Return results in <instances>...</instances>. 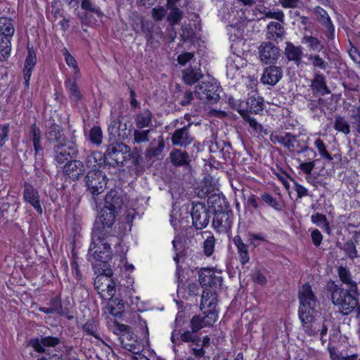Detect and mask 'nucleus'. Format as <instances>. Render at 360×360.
<instances>
[{
    "instance_id": "c03bdc74",
    "label": "nucleus",
    "mask_w": 360,
    "mask_h": 360,
    "mask_svg": "<svg viewBox=\"0 0 360 360\" xmlns=\"http://www.w3.org/2000/svg\"><path fill=\"white\" fill-rule=\"evenodd\" d=\"M151 122V113L148 110H144L136 117V124L139 128L147 127Z\"/></svg>"
},
{
    "instance_id": "3c124183",
    "label": "nucleus",
    "mask_w": 360,
    "mask_h": 360,
    "mask_svg": "<svg viewBox=\"0 0 360 360\" xmlns=\"http://www.w3.org/2000/svg\"><path fill=\"white\" fill-rule=\"evenodd\" d=\"M314 146L317 149L319 155L328 160V161H331L333 160L332 156L329 154V153L326 150V147L323 141L320 138H316L314 141Z\"/></svg>"
},
{
    "instance_id": "6e6552de",
    "label": "nucleus",
    "mask_w": 360,
    "mask_h": 360,
    "mask_svg": "<svg viewBox=\"0 0 360 360\" xmlns=\"http://www.w3.org/2000/svg\"><path fill=\"white\" fill-rule=\"evenodd\" d=\"M221 272L210 268H203L198 273L199 282L203 287L217 288L221 285Z\"/></svg>"
},
{
    "instance_id": "b1692460",
    "label": "nucleus",
    "mask_w": 360,
    "mask_h": 360,
    "mask_svg": "<svg viewBox=\"0 0 360 360\" xmlns=\"http://www.w3.org/2000/svg\"><path fill=\"white\" fill-rule=\"evenodd\" d=\"M183 80L188 85H193L203 77L200 68L189 66L182 72Z\"/></svg>"
},
{
    "instance_id": "4c0bfd02",
    "label": "nucleus",
    "mask_w": 360,
    "mask_h": 360,
    "mask_svg": "<svg viewBox=\"0 0 360 360\" xmlns=\"http://www.w3.org/2000/svg\"><path fill=\"white\" fill-rule=\"evenodd\" d=\"M170 158L175 165H184L188 163V154L180 150L174 149L170 153Z\"/></svg>"
},
{
    "instance_id": "e2e57ef3",
    "label": "nucleus",
    "mask_w": 360,
    "mask_h": 360,
    "mask_svg": "<svg viewBox=\"0 0 360 360\" xmlns=\"http://www.w3.org/2000/svg\"><path fill=\"white\" fill-rule=\"evenodd\" d=\"M248 240L254 248H257L260 245L261 242L265 241V238L262 234L250 233Z\"/></svg>"
},
{
    "instance_id": "69168bd1",
    "label": "nucleus",
    "mask_w": 360,
    "mask_h": 360,
    "mask_svg": "<svg viewBox=\"0 0 360 360\" xmlns=\"http://www.w3.org/2000/svg\"><path fill=\"white\" fill-rule=\"evenodd\" d=\"M279 4L283 8H296L302 5L301 0H279Z\"/></svg>"
},
{
    "instance_id": "c85d7f7f",
    "label": "nucleus",
    "mask_w": 360,
    "mask_h": 360,
    "mask_svg": "<svg viewBox=\"0 0 360 360\" xmlns=\"http://www.w3.org/2000/svg\"><path fill=\"white\" fill-rule=\"evenodd\" d=\"M188 208L184 206L177 210L176 207H173L172 213L170 214V223L172 226L176 229L179 224H183L184 223L185 218H188Z\"/></svg>"
},
{
    "instance_id": "8fccbe9b",
    "label": "nucleus",
    "mask_w": 360,
    "mask_h": 360,
    "mask_svg": "<svg viewBox=\"0 0 360 360\" xmlns=\"http://www.w3.org/2000/svg\"><path fill=\"white\" fill-rule=\"evenodd\" d=\"M349 120L360 134V107L354 106L350 110Z\"/></svg>"
},
{
    "instance_id": "7ed1b4c3",
    "label": "nucleus",
    "mask_w": 360,
    "mask_h": 360,
    "mask_svg": "<svg viewBox=\"0 0 360 360\" xmlns=\"http://www.w3.org/2000/svg\"><path fill=\"white\" fill-rule=\"evenodd\" d=\"M122 199L115 190L110 191L105 195L104 206L114 211L122 212L121 217L122 222L131 224L133 221L135 215V210L134 209H125L122 207Z\"/></svg>"
},
{
    "instance_id": "4d7b16f0",
    "label": "nucleus",
    "mask_w": 360,
    "mask_h": 360,
    "mask_svg": "<svg viewBox=\"0 0 360 360\" xmlns=\"http://www.w3.org/2000/svg\"><path fill=\"white\" fill-rule=\"evenodd\" d=\"M84 331L96 339H100L97 332L96 324L94 321H87L83 326Z\"/></svg>"
},
{
    "instance_id": "c9c22d12",
    "label": "nucleus",
    "mask_w": 360,
    "mask_h": 360,
    "mask_svg": "<svg viewBox=\"0 0 360 360\" xmlns=\"http://www.w3.org/2000/svg\"><path fill=\"white\" fill-rule=\"evenodd\" d=\"M195 347H193V354L198 359L203 357L205 355V349L209 346L210 339L208 336H205L202 340L198 338Z\"/></svg>"
},
{
    "instance_id": "13d9d810",
    "label": "nucleus",
    "mask_w": 360,
    "mask_h": 360,
    "mask_svg": "<svg viewBox=\"0 0 360 360\" xmlns=\"http://www.w3.org/2000/svg\"><path fill=\"white\" fill-rule=\"evenodd\" d=\"M243 117L246 120V122L249 124L250 127L252 129V132L254 134H259L262 131V126L259 124L256 120L253 117H251L250 116H246L245 115H243Z\"/></svg>"
},
{
    "instance_id": "4468645a",
    "label": "nucleus",
    "mask_w": 360,
    "mask_h": 360,
    "mask_svg": "<svg viewBox=\"0 0 360 360\" xmlns=\"http://www.w3.org/2000/svg\"><path fill=\"white\" fill-rule=\"evenodd\" d=\"M94 243L91 245L89 250L95 259L102 262H106L110 259L112 251L110 245L104 241L100 240L95 243V236L93 238Z\"/></svg>"
},
{
    "instance_id": "423d86ee",
    "label": "nucleus",
    "mask_w": 360,
    "mask_h": 360,
    "mask_svg": "<svg viewBox=\"0 0 360 360\" xmlns=\"http://www.w3.org/2000/svg\"><path fill=\"white\" fill-rule=\"evenodd\" d=\"M94 286L98 294L103 300H110L115 293V284L109 276H97L94 281Z\"/></svg>"
},
{
    "instance_id": "a878e982",
    "label": "nucleus",
    "mask_w": 360,
    "mask_h": 360,
    "mask_svg": "<svg viewBox=\"0 0 360 360\" xmlns=\"http://www.w3.org/2000/svg\"><path fill=\"white\" fill-rule=\"evenodd\" d=\"M118 213L119 212L103 207L100 212L98 221L103 225V229L110 228L114 224Z\"/></svg>"
},
{
    "instance_id": "f03ea898",
    "label": "nucleus",
    "mask_w": 360,
    "mask_h": 360,
    "mask_svg": "<svg viewBox=\"0 0 360 360\" xmlns=\"http://www.w3.org/2000/svg\"><path fill=\"white\" fill-rule=\"evenodd\" d=\"M359 295L358 288L357 292H354L350 288L344 289L336 285L332 292V302L342 314H349L356 307Z\"/></svg>"
},
{
    "instance_id": "f8f14e48",
    "label": "nucleus",
    "mask_w": 360,
    "mask_h": 360,
    "mask_svg": "<svg viewBox=\"0 0 360 360\" xmlns=\"http://www.w3.org/2000/svg\"><path fill=\"white\" fill-rule=\"evenodd\" d=\"M27 50V54L24 62L22 73L24 84L25 87L28 88L32 72L37 64V55L33 46H30L29 44Z\"/></svg>"
},
{
    "instance_id": "ea45409f",
    "label": "nucleus",
    "mask_w": 360,
    "mask_h": 360,
    "mask_svg": "<svg viewBox=\"0 0 360 360\" xmlns=\"http://www.w3.org/2000/svg\"><path fill=\"white\" fill-rule=\"evenodd\" d=\"M81 1V8L82 10L93 13L96 16L101 19L104 16V13L101 9V8L98 6H95L91 2V0H80Z\"/></svg>"
},
{
    "instance_id": "052dcab7",
    "label": "nucleus",
    "mask_w": 360,
    "mask_h": 360,
    "mask_svg": "<svg viewBox=\"0 0 360 360\" xmlns=\"http://www.w3.org/2000/svg\"><path fill=\"white\" fill-rule=\"evenodd\" d=\"M264 16L266 18L275 19L280 22H283L285 20V14L283 11L278 10L277 11H268L264 12Z\"/></svg>"
},
{
    "instance_id": "338daca9",
    "label": "nucleus",
    "mask_w": 360,
    "mask_h": 360,
    "mask_svg": "<svg viewBox=\"0 0 360 360\" xmlns=\"http://www.w3.org/2000/svg\"><path fill=\"white\" fill-rule=\"evenodd\" d=\"M343 250L347 253V256L354 259L358 256L357 250H356V247L352 242H347L344 245Z\"/></svg>"
},
{
    "instance_id": "864d4df0",
    "label": "nucleus",
    "mask_w": 360,
    "mask_h": 360,
    "mask_svg": "<svg viewBox=\"0 0 360 360\" xmlns=\"http://www.w3.org/2000/svg\"><path fill=\"white\" fill-rule=\"evenodd\" d=\"M198 93L199 98L204 101L210 103H215L218 101L219 96L217 91H195Z\"/></svg>"
},
{
    "instance_id": "412c9836",
    "label": "nucleus",
    "mask_w": 360,
    "mask_h": 360,
    "mask_svg": "<svg viewBox=\"0 0 360 360\" xmlns=\"http://www.w3.org/2000/svg\"><path fill=\"white\" fill-rule=\"evenodd\" d=\"M129 151V148L124 143H112L110 145L105 152L109 158L115 160L117 164L122 163L124 160L123 152Z\"/></svg>"
},
{
    "instance_id": "a18cd8bd",
    "label": "nucleus",
    "mask_w": 360,
    "mask_h": 360,
    "mask_svg": "<svg viewBox=\"0 0 360 360\" xmlns=\"http://www.w3.org/2000/svg\"><path fill=\"white\" fill-rule=\"evenodd\" d=\"M61 130L58 125L53 124L48 129L46 132V138L49 141H57V143L59 142H63L64 140H61Z\"/></svg>"
},
{
    "instance_id": "aec40b11",
    "label": "nucleus",
    "mask_w": 360,
    "mask_h": 360,
    "mask_svg": "<svg viewBox=\"0 0 360 360\" xmlns=\"http://www.w3.org/2000/svg\"><path fill=\"white\" fill-rule=\"evenodd\" d=\"M59 343V339L54 337L48 336L41 339H32L30 342V345L38 352H45L49 351V347H53Z\"/></svg>"
},
{
    "instance_id": "5701e85b",
    "label": "nucleus",
    "mask_w": 360,
    "mask_h": 360,
    "mask_svg": "<svg viewBox=\"0 0 360 360\" xmlns=\"http://www.w3.org/2000/svg\"><path fill=\"white\" fill-rule=\"evenodd\" d=\"M15 32L13 20L12 18L0 17V36L6 39L11 40Z\"/></svg>"
},
{
    "instance_id": "39448f33",
    "label": "nucleus",
    "mask_w": 360,
    "mask_h": 360,
    "mask_svg": "<svg viewBox=\"0 0 360 360\" xmlns=\"http://www.w3.org/2000/svg\"><path fill=\"white\" fill-rule=\"evenodd\" d=\"M313 13L317 22L325 29L324 34L329 41H333L335 38V25L329 16L327 11L320 6H315Z\"/></svg>"
},
{
    "instance_id": "2eb2a0df",
    "label": "nucleus",
    "mask_w": 360,
    "mask_h": 360,
    "mask_svg": "<svg viewBox=\"0 0 360 360\" xmlns=\"http://www.w3.org/2000/svg\"><path fill=\"white\" fill-rule=\"evenodd\" d=\"M204 316H195L191 321L193 332H197L203 327L212 325L218 319L217 311H210V313H203Z\"/></svg>"
},
{
    "instance_id": "473e14b6",
    "label": "nucleus",
    "mask_w": 360,
    "mask_h": 360,
    "mask_svg": "<svg viewBox=\"0 0 360 360\" xmlns=\"http://www.w3.org/2000/svg\"><path fill=\"white\" fill-rule=\"evenodd\" d=\"M285 32L284 27L280 22H270L267 25V33L273 39L282 38Z\"/></svg>"
},
{
    "instance_id": "bb28decb",
    "label": "nucleus",
    "mask_w": 360,
    "mask_h": 360,
    "mask_svg": "<svg viewBox=\"0 0 360 360\" xmlns=\"http://www.w3.org/2000/svg\"><path fill=\"white\" fill-rule=\"evenodd\" d=\"M172 140L174 145L186 146L191 143L193 139L188 133V128L183 127L174 132Z\"/></svg>"
},
{
    "instance_id": "f257e3e1",
    "label": "nucleus",
    "mask_w": 360,
    "mask_h": 360,
    "mask_svg": "<svg viewBox=\"0 0 360 360\" xmlns=\"http://www.w3.org/2000/svg\"><path fill=\"white\" fill-rule=\"evenodd\" d=\"M300 307L298 310L299 319L302 323V330L309 335H314L320 331L321 340L323 344L326 342L328 328L331 326L330 320H325L321 328L315 322L318 316L317 307L319 302L309 284H304L299 291Z\"/></svg>"
},
{
    "instance_id": "ddd939ff",
    "label": "nucleus",
    "mask_w": 360,
    "mask_h": 360,
    "mask_svg": "<svg viewBox=\"0 0 360 360\" xmlns=\"http://www.w3.org/2000/svg\"><path fill=\"white\" fill-rule=\"evenodd\" d=\"M233 223V213L229 211L216 212L213 219L212 225L219 233L229 231Z\"/></svg>"
},
{
    "instance_id": "f704fd0d",
    "label": "nucleus",
    "mask_w": 360,
    "mask_h": 360,
    "mask_svg": "<svg viewBox=\"0 0 360 360\" xmlns=\"http://www.w3.org/2000/svg\"><path fill=\"white\" fill-rule=\"evenodd\" d=\"M62 53L64 56L65 61L67 65L73 70L74 74L77 77H80V70L77 63L73 56L69 52L68 49L64 47L62 50Z\"/></svg>"
},
{
    "instance_id": "49530a36",
    "label": "nucleus",
    "mask_w": 360,
    "mask_h": 360,
    "mask_svg": "<svg viewBox=\"0 0 360 360\" xmlns=\"http://www.w3.org/2000/svg\"><path fill=\"white\" fill-rule=\"evenodd\" d=\"M101 154L99 153H93L86 158V166L90 168L91 171H98L96 167L101 164Z\"/></svg>"
},
{
    "instance_id": "37998d69",
    "label": "nucleus",
    "mask_w": 360,
    "mask_h": 360,
    "mask_svg": "<svg viewBox=\"0 0 360 360\" xmlns=\"http://www.w3.org/2000/svg\"><path fill=\"white\" fill-rule=\"evenodd\" d=\"M311 221L321 229H324L328 233H330V226L325 215L316 213L311 215Z\"/></svg>"
},
{
    "instance_id": "774afa93",
    "label": "nucleus",
    "mask_w": 360,
    "mask_h": 360,
    "mask_svg": "<svg viewBox=\"0 0 360 360\" xmlns=\"http://www.w3.org/2000/svg\"><path fill=\"white\" fill-rule=\"evenodd\" d=\"M50 307L54 311L55 313H62V306L60 302V298L59 297L56 296L50 300Z\"/></svg>"
},
{
    "instance_id": "4be33fe9",
    "label": "nucleus",
    "mask_w": 360,
    "mask_h": 360,
    "mask_svg": "<svg viewBox=\"0 0 360 360\" xmlns=\"http://www.w3.org/2000/svg\"><path fill=\"white\" fill-rule=\"evenodd\" d=\"M23 198L38 213L42 214L43 210L40 204L39 196L35 188L30 186H27L24 190Z\"/></svg>"
},
{
    "instance_id": "6ab92c4d",
    "label": "nucleus",
    "mask_w": 360,
    "mask_h": 360,
    "mask_svg": "<svg viewBox=\"0 0 360 360\" xmlns=\"http://www.w3.org/2000/svg\"><path fill=\"white\" fill-rule=\"evenodd\" d=\"M283 76L281 68L271 65L264 70L261 82L264 84L275 85Z\"/></svg>"
},
{
    "instance_id": "dca6fc26",
    "label": "nucleus",
    "mask_w": 360,
    "mask_h": 360,
    "mask_svg": "<svg viewBox=\"0 0 360 360\" xmlns=\"http://www.w3.org/2000/svg\"><path fill=\"white\" fill-rule=\"evenodd\" d=\"M270 141L274 144H281L289 150L294 149L297 142L295 136L284 131L273 132L270 136Z\"/></svg>"
},
{
    "instance_id": "6e6d98bb",
    "label": "nucleus",
    "mask_w": 360,
    "mask_h": 360,
    "mask_svg": "<svg viewBox=\"0 0 360 360\" xmlns=\"http://www.w3.org/2000/svg\"><path fill=\"white\" fill-rule=\"evenodd\" d=\"M195 332L185 331L181 335V339L183 342H190L191 347L193 349L195 347L196 341L198 340V338L194 334Z\"/></svg>"
},
{
    "instance_id": "58836bf2",
    "label": "nucleus",
    "mask_w": 360,
    "mask_h": 360,
    "mask_svg": "<svg viewBox=\"0 0 360 360\" xmlns=\"http://www.w3.org/2000/svg\"><path fill=\"white\" fill-rule=\"evenodd\" d=\"M109 302V310L110 313L115 316H120L122 314L124 309V304L122 300L115 298H111Z\"/></svg>"
},
{
    "instance_id": "20e7f679",
    "label": "nucleus",
    "mask_w": 360,
    "mask_h": 360,
    "mask_svg": "<svg viewBox=\"0 0 360 360\" xmlns=\"http://www.w3.org/2000/svg\"><path fill=\"white\" fill-rule=\"evenodd\" d=\"M117 330L120 332V340L122 346L131 353H137L141 352L143 346L138 341L136 335H135L131 328L124 324H118L117 326Z\"/></svg>"
},
{
    "instance_id": "9d476101",
    "label": "nucleus",
    "mask_w": 360,
    "mask_h": 360,
    "mask_svg": "<svg viewBox=\"0 0 360 360\" xmlns=\"http://www.w3.org/2000/svg\"><path fill=\"white\" fill-rule=\"evenodd\" d=\"M281 55V50L274 43L262 42L259 47V56L265 64H274Z\"/></svg>"
},
{
    "instance_id": "bf43d9fd",
    "label": "nucleus",
    "mask_w": 360,
    "mask_h": 360,
    "mask_svg": "<svg viewBox=\"0 0 360 360\" xmlns=\"http://www.w3.org/2000/svg\"><path fill=\"white\" fill-rule=\"evenodd\" d=\"M150 130H143L140 131L138 129L134 130V141L137 143L142 142H147L149 141L148 134L150 133Z\"/></svg>"
},
{
    "instance_id": "0eeeda50",
    "label": "nucleus",
    "mask_w": 360,
    "mask_h": 360,
    "mask_svg": "<svg viewBox=\"0 0 360 360\" xmlns=\"http://www.w3.org/2000/svg\"><path fill=\"white\" fill-rule=\"evenodd\" d=\"M193 226L196 229H202L207 226L210 221L208 210L205 204L193 202L191 211Z\"/></svg>"
},
{
    "instance_id": "1a4fd4ad",
    "label": "nucleus",
    "mask_w": 360,
    "mask_h": 360,
    "mask_svg": "<svg viewBox=\"0 0 360 360\" xmlns=\"http://www.w3.org/2000/svg\"><path fill=\"white\" fill-rule=\"evenodd\" d=\"M86 179V186L94 195L102 193L107 184L105 175L101 171H90Z\"/></svg>"
},
{
    "instance_id": "c756f323",
    "label": "nucleus",
    "mask_w": 360,
    "mask_h": 360,
    "mask_svg": "<svg viewBox=\"0 0 360 360\" xmlns=\"http://www.w3.org/2000/svg\"><path fill=\"white\" fill-rule=\"evenodd\" d=\"M338 276L340 281L346 284L352 292H356L358 285L357 283L352 279L350 271L346 267L340 266L338 270Z\"/></svg>"
},
{
    "instance_id": "09e8293b",
    "label": "nucleus",
    "mask_w": 360,
    "mask_h": 360,
    "mask_svg": "<svg viewBox=\"0 0 360 360\" xmlns=\"http://www.w3.org/2000/svg\"><path fill=\"white\" fill-rule=\"evenodd\" d=\"M308 59L315 68L325 70L328 66V63L319 54H311Z\"/></svg>"
},
{
    "instance_id": "7c9ffc66",
    "label": "nucleus",
    "mask_w": 360,
    "mask_h": 360,
    "mask_svg": "<svg viewBox=\"0 0 360 360\" xmlns=\"http://www.w3.org/2000/svg\"><path fill=\"white\" fill-rule=\"evenodd\" d=\"M252 94L249 96L247 99L246 104L250 112L257 113L263 110L264 101L263 98L257 95V91H252Z\"/></svg>"
},
{
    "instance_id": "f3484780",
    "label": "nucleus",
    "mask_w": 360,
    "mask_h": 360,
    "mask_svg": "<svg viewBox=\"0 0 360 360\" xmlns=\"http://www.w3.org/2000/svg\"><path fill=\"white\" fill-rule=\"evenodd\" d=\"M84 171V165L79 160L68 162L63 169V174L72 180H77L83 176Z\"/></svg>"
},
{
    "instance_id": "393cba45",
    "label": "nucleus",
    "mask_w": 360,
    "mask_h": 360,
    "mask_svg": "<svg viewBox=\"0 0 360 360\" xmlns=\"http://www.w3.org/2000/svg\"><path fill=\"white\" fill-rule=\"evenodd\" d=\"M285 54L288 60L293 61L299 65L303 55L302 47L295 46L292 43L288 42L285 49Z\"/></svg>"
},
{
    "instance_id": "72a5a7b5",
    "label": "nucleus",
    "mask_w": 360,
    "mask_h": 360,
    "mask_svg": "<svg viewBox=\"0 0 360 360\" xmlns=\"http://www.w3.org/2000/svg\"><path fill=\"white\" fill-rule=\"evenodd\" d=\"M199 90H222L220 83L217 79L210 75L203 76Z\"/></svg>"
},
{
    "instance_id": "e433bc0d",
    "label": "nucleus",
    "mask_w": 360,
    "mask_h": 360,
    "mask_svg": "<svg viewBox=\"0 0 360 360\" xmlns=\"http://www.w3.org/2000/svg\"><path fill=\"white\" fill-rule=\"evenodd\" d=\"M11 40L6 39L0 36V62L6 61L11 56Z\"/></svg>"
},
{
    "instance_id": "cd10ccee",
    "label": "nucleus",
    "mask_w": 360,
    "mask_h": 360,
    "mask_svg": "<svg viewBox=\"0 0 360 360\" xmlns=\"http://www.w3.org/2000/svg\"><path fill=\"white\" fill-rule=\"evenodd\" d=\"M233 242L237 248L240 262L242 264H247L250 260L248 245L243 242L240 236L238 235L233 238Z\"/></svg>"
},
{
    "instance_id": "2f4dec72",
    "label": "nucleus",
    "mask_w": 360,
    "mask_h": 360,
    "mask_svg": "<svg viewBox=\"0 0 360 360\" xmlns=\"http://www.w3.org/2000/svg\"><path fill=\"white\" fill-rule=\"evenodd\" d=\"M301 41L302 44H306L309 49L314 51L320 52L324 49V45L316 37L304 35Z\"/></svg>"
},
{
    "instance_id": "79ce46f5",
    "label": "nucleus",
    "mask_w": 360,
    "mask_h": 360,
    "mask_svg": "<svg viewBox=\"0 0 360 360\" xmlns=\"http://www.w3.org/2000/svg\"><path fill=\"white\" fill-rule=\"evenodd\" d=\"M311 90H329L323 74L316 73L311 81Z\"/></svg>"
},
{
    "instance_id": "a19ab883",
    "label": "nucleus",
    "mask_w": 360,
    "mask_h": 360,
    "mask_svg": "<svg viewBox=\"0 0 360 360\" xmlns=\"http://www.w3.org/2000/svg\"><path fill=\"white\" fill-rule=\"evenodd\" d=\"M170 10L167 16V21L171 26L179 24L183 18V11L179 8H169Z\"/></svg>"
},
{
    "instance_id": "9b49d317",
    "label": "nucleus",
    "mask_w": 360,
    "mask_h": 360,
    "mask_svg": "<svg viewBox=\"0 0 360 360\" xmlns=\"http://www.w3.org/2000/svg\"><path fill=\"white\" fill-rule=\"evenodd\" d=\"M76 152L75 144L69 141L59 142L54 146V160L61 165L71 158Z\"/></svg>"
},
{
    "instance_id": "de8ad7c7",
    "label": "nucleus",
    "mask_w": 360,
    "mask_h": 360,
    "mask_svg": "<svg viewBox=\"0 0 360 360\" xmlns=\"http://www.w3.org/2000/svg\"><path fill=\"white\" fill-rule=\"evenodd\" d=\"M334 128L335 130L345 134H349L350 132L349 125L347 121L342 117H337L334 122Z\"/></svg>"
},
{
    "instance_id": "5fc2aeb1",
    "label": "nucleus",
    "mask_w": 360,
    "mask_h": 360,
    "mask_svg": "<svg viewBox=\"0 0 360 360\" xmlns=\"http://www.w3.org/2000/svg\"><path fill=\"white\" fill-rule=\"evenodd\" d=\"M260 198L265 204H266L269 207L276 210H281L280 205L278 202L277 200L274 197H273V195H271L270 193H263L262 194H261Z\"/></svg>"
},
{
    "instance_id": "680f3d73",
    "label": "nucleus",
    "mask_w": 360,
    "mask_h": 360,
    "mask_svg": "<svg viewBox=\"0 0 360 360\" xmlns=\"http://www.w3.org/2000/svg\"><path fill=\"white\" fill-rule=\"evenodd\" d=\"M215 240L214 237H208L204 242V252L207 256H210L214 250Z\"/></svg>"
},
{
    "instance_id": "a211bd4d",
    "label": "nucleus",
    "mask_w": 360,
    "mask_h": 360,
    "mask_svg": "<svg viewBox=\"0 0 360 360\" xmlns=\"http://www.w3.org/2000/svg\"><path fill=\"white\" fill-rule=\"evenodd\" d=\"M217 303L216 292L212 290H205L201 297L200 309L203 313L217 311L215 310Z\"/></svg>"
},
{
    "instance_id": "0e129e2a",
    "label": "nucleus",
    "mask_w": 360,
    "mask_h": 360,
    "mask_svg": "<svg viewBox=\"0 0 360 360\" xmlns=\"http://www.w3.org/2000/svg\"><path fill=\"white\" fill-rule=\"evenodd\" d=\"M166 15V10L163 6L153 8L152 9L151 15L155 21H161Z\"/></svg>"
},
{
    "instance_id": "603ef678",
    "label": "nucleus",
    "mask_w": 360,
    "mask_h": 360,
    "mask_svg": "<svg viewBox=\"0 0 360 360\" xmlns=\"http://www.w3.org/2000/svg\"><path fill=\"white\" fill-rule=\"evenodd\" d=\"M89 140L96 145H100L102 143L103 133L99 127H94L89 131Z\"/></svg>"
}]
</instances>
